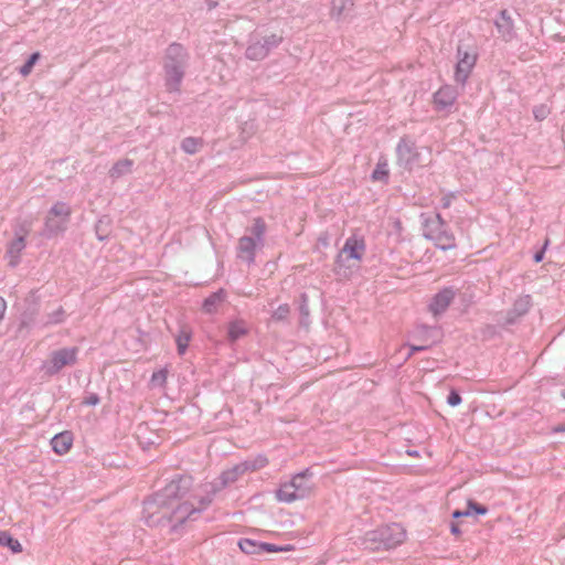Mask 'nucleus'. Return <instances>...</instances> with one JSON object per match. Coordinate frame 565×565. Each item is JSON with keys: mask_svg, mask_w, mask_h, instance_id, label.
<instances>
[{"mask_svg": "<svg viewBox=\"0 0 565 565\" xmlns=\"http://www.w3.org/2000/svg\"><path fill=\"white\" fill-rule=\"evenodd\" d=\"M77 347H66L51 352L50 359L42 365L44 372L53 376L57 374L65 366H73L77 362L78 355Z\"/></svg>", "mask_w": 565, "mask_h": 565, "instance_id": "obj_8", "label": "nucleus"}, {"mask_svg": "<svg viewBox=\"0 0 565 565\" xmlns=\"http://www.w3.org/2000/svg\"><path fill=\"white\" fill-rule=\"evenodd\" d=\"M535 120L542 121L551 114V109L546 104L535 105L532 109Z\"/></svg>", "mask_w": 565, "mask_h": 565, "instance_id": "obj_41", "label": "nucleus"}, {"mask_svg": "<svg viewBox=\"0 0 565 565\" xmlns=\"http://www.w3.org/2000/svg\"><path fill=\"white\" fill-rule=\"evenodd\" d=\"M457 295V289L454 286H445L438 292H436L429 303L428 311L434 317H439L446 312L450 303L454 301Z\"/></svg>", "mask_w": 565, "mask_h": 565, "instance_id": "obj_11", "label": "nucleus"}, {"mask_svg": "<svg viewBox=\"0 0 565 565\" xmlns=\"http://www.w3.org/2000/svg\"><path fill=\"white\" fill-rule=\"evenodd\" d=\"M203 146V140L195 137H185L180 145L183 152L188 154H194L199 151L200 147Z\"/></svg>", "mask_w": 565, "mask_h": 565, "instance_id": "obj_32", "label": "nucleus"}, {"mask_svg": "<svg viewBox=\"0 0 565 565\" xmlns=\"http://www.w3.org/2000/svg\"><path fill=\"white\" fill-rule=\"evenodd\" d=\"M452 519H459L463 516H469L468 507L465 510H455L451 514Z\"/></svg>", "mask_w": 565, "mask_h": 565, "instance_id": "obj_49", "label": "nucleus"}, {"mask_svg": "<svg viewBox=\"0 0 565 565\" xmlns=\"http://www.w3.org/2000/svg\"><path fill=\"white\" fill-rule=\"evenodd\" d=\"M100 402V398L98 396V394L96 393H88L85 398L83 399L82 402V405H86V406H96L98 405Z\"/></svg>", "mask_w": 565, "mask_h": 565, "instance_id": "obj_44", "label": "nucleus"}, {"mask_svg": "<svg viewBox=\"0 0 565 565\" xmlns=\"http://www.w3.org/2000/svg\"><path fill=\"white\" fill-rule=\"evenodd\" d=\"M267 225L263 217L258 216L253 220L252 226L246 228L248 234L238 238L236 245V257L248 266L255 264L256 250L262 249L265 245Z\"/></svg>", "mask_w": 565, "mask_h": 565, "instance_id": "obj_5", "label": "nucleus"}, {"mask_svg": "<svg viewBox=\"0 0 565 565\" xmlns=\"http://www.w3.org/2000/svg\"><path fill=\"white\" fill-rule=\"evenodd\" d=\"M553 431L554 433H564L565 434V423L554 427Z\"/></svg>", "mask_w": 565, "mask_h": 565, "instance_id": "obj_53", "label": "nucleus"}, {"mask_svg": "<svg viewBox=\"0 0 565 565\" xmlns=\"http://www.w3.org/2000/svg\"><path fill=\"white\" fill-rule=\"evenodd\" d=\"M260 541L248 539V537H242L238 541V547L239 550L248 555H260Z\"/></svg>", "mask_w": 565, "mask_h": 565, "instance_id": "obj_28", "label": "nucleus"}, {"mask_svg": "<svg viewBox=\"0 0 565 565\" xmlns=\"http://www.w3.org/2000/svg\"><path fill=\"white\" fill-rule=\"evenodd\" d=\"M372 181H379L387 184L390 181V171L386 161H379L371 174Z\"/></svg>", "mask_w": 565, "mask_h": 565, "instance_id": "obj_30", "label": "nucleus"}, {"mask_svg": "<svg viewBox=\"0 0 565 565\" xmlns=\"http://www.w3.org/2000/svg\"><path fill=\"white\" fill-rule=\"evenodd\" d=\"M134 161L131 159H121L114 163L109 170V177L111 179H118L124 174L130 172Z\"/></svg>", "mask_w": 565, "mask_h": 565, "instance_id": "obj_27", "label": "nucleus"}, {"mask_svg": "<svg viewBox=\"0 0 565 565\" xmlns=\"http://www.w3.org/2000/svg\"><path fill=\"white\" fill-rule=\"evenodd\" d=\"M28 228L19 225L14 230V238L7 245L6 257L9 259V266L15 268L21 262V254L26 247Z\"/></svg>", "mask_w": 565, "mask_h": 565, "instance_id": "obj_10", "label": "nucleus"}, {"mask_svg": "<svg viewBox=\"0 0 565 565\" xmlns=\"http://www.w3.org/2000/svg\"><path fill=\"white\" fill-rule=\"evenodd\" d=\"M313 477V472L311 468H306L302 471L292 476L289 480V483L292 484L295 491L302 499L308 498L311 492V483L310 480Z\"/></svg>", "mask_w": 565, "mask_h": 565, "instance_id": "obj_17", "label": "nucleus"}, {"mask_svg": "<svg viewBox=\"0 0 565 565\" xmlns=\"http://www.w3.org/2000/svg\"><path fill=\"white\" fill-rule=\"evenodd\" d=\"M494 25L497 28L498 33L500 34V38L504 42H511L513 39L516 38L514 20L507 9H503L499 12L498 17L494 20Z\"/></svg>", "mask_w": 565, "mask_h": 565, "instance_id": "obj_15", "label": "nucleus"}, {"mask_svg": "<svg viewBox=\"0 0 565 565\" xmlns=\"http://www.w3.org/2000/svg\"><path fill=\"white\" fill-rule=\"evenodd\" d=\"M461 402H462V398H461L460 393L456 390H451L447 397V404L451 407H456V406L460 405Z\"/></svg>", "mask_w": 565, "mask_h": 565, "instance_id": "obj_43", "label": "nucleus"}, {"mask_svg": "<svg viewBox=\"0 0 565 565\" xmlns=\"http://www.w3.org/2000/svg\"><path fill=\"white\" fill-rule=\"evenodd\" d=\"M61 223V220L46 215L41 235L47 239L62 235L67 228V223Z\"/></svg>", "mask_w": 565, "mask_h": 565, "instance_id": "obj_19", "label": "nucleus"}, {"mask_svg": "<svg viewBox=\"0 0 565 565\" xmlns=\"http://www.w3.org/2000/svg\"><path fill=\"white\" fill-rule=\"evenodd\" d=\"M66 317L65 310L62 306H60L57 309H55L52 312L46 313V320L44 322V326H53V324H60L64 322Z\"/></svg>", "mask_w": 565, "mask_h": 565, "instance_id": "obj_34", "label": "nucleus"}, {"mask_svg": "<svg viewBox=\"0 0 565 565\" xmlns=\"http://www.w3.org/2000/svg\"><path fill=\"white\" fill-rule=\"evenodd\" d=\"M0 545L8 547L12 553L22 551L21 543L8 531H0Z\"/></svg>", "mask_w": 565, "mask_h": 565, "instance_id": "obj_29", "label": "nucleus"}, {"mask_svg": "<svg viewBox=\"0 0 565 565\" xmlns=\"http://www.w3.org/2000/svg\"><path fill=\"white\" fill-rule=\"evenodd\" d=\"M354 2L355 0H331V18L340 20L348 17L353 11Z\"/></svg>", "mask_w": 565, "mask_h": 565, "instance_id": "obj_23", "label": "nucleus"}, {"mask_svg": "<svg viewBox=\"0 0 565 565\" xmlns=\"http://www.w3.org/2000/svg\"><path fill=\"white\" fill-rule=\"evenodd\" d=\"M192 330L188 326H182L175 334L177 351L179 355H183L186 352L189 343L192 339Z\"/></svg>", "mask_w": 565, "mask_h": 565, "instance_id": "obj_26", "label": "nucleus"}, {"mask_svg": "<svg viewBox=\"0 0 565 565\" xmlns=\"http://www.w3.org/2000/svg\"><path fill=\"white\" fill-rule=\"evenodd\" d=\"M458 98V90L452 85H443L433 95L434 108L437 111H449Z\"/></svg>", "mask_w": 565, "mask_h": 565, "instance_id": "obj_14", "label": "nucleus"}, {"mask_svg": "<svg viewBox=\"0 0 565 565\" xmlns=\"http://www.w3.org/2000/svg\"><path fill=\"white\" fill-rule=\"evenodd\" d=\"M455 198L456 194L454 192H448L447 194H445L440 200L441 207L449 209Z\"/></svg>", "mask_w": 565, "mask_h": 565, "instance_id": "obj_46", "label": "nucleus"}, {"mask_svg": "<svg viewBox=\"0 0 565 565\" xmlns=\"http://www.w3.org/2000/svg\"><path fill=\"white\" fill-rule=\"evenodd\" d=\"M477 63V54L469 53L462 50L461 46L457 49V63L455 66V82L462 87L467 84V81Z\"/></svg>", "mask_w": 565, "mask_h": 565, "instance_id": "obj_9", "label": "nucleus"}, {"mask_svg": "<svg viewBox=\"0 0 565 565\" xmlns=\"http://www.w3.org/2000/svg\"><path fill=\"white\" fill-rule=\"evenodd\" d=\"M282 41V38L277 34H270L267 36H264L262 41H259L262 44H264V49L269 54V52L274 49H276Z\"/></svg>", "mask_w": 565, "mask_h": 565, "instance_id": "obj_37", "label": "nucleus"}, {"mask_svg": "<svg viewBox=\"0 0 565 565\" xmlns=\"http://www.w3.org/2000/svg\"><path fill=\"white\" fill-rule=\"evenodd\" d=\"M41 54L39 52H33L26 61L23 63V65L19 68V73L22 76H28L31 72L36 62L40 60Z\"/></svg>", "mask_w": 565, "mask_h": 565, "instance_id": "obj_36", "label": "nucleus"}, {"mask_svg": "<svg viewBox=\"0 0 565 565\" xmlns=\"http://www.w3.org/2000/svg\"><path fill=\"white\" fill-rule=\"evenodd\" d=\"M467 507H468V510H469V516H472V515H484L489 511L486 505L480 504L477 501L471 500V499L467 501Z\"/></svg>", "mask_w": 565, "mask_h": 565, "instance_id": "obj_38", "label": "nucleus"}, {"mask_svg": "<svg viewBox=\"0 0 565 565\" xmlns=\"http://www.w3.org/2000/svg\"><path fill=\"white\" fill-rule=\"evenodd\" d=\"M298 310L300 315V324L308 326L310 311L308 306V296L306 292H302L299 297Z\"/></svg>", "mask_w": 565, "mask_h": 565, "instance_id": "obj_33", "label": "nucleus"}, {"mask_svg": "<svg viewBox=\"0 0 565 565\" xmlns=\"http://www.w3.org/2000/svg\"><path fill=\"white\" fill-rule=\"evenodd\" d=\"M482 333L484 337H490V338H493L495 335L499 334V331H498V326H494V324H487L483 330H482Z\"/></svg>", "mask_w": 565, "mask_h": 565, "instance_id": "obj_47", "label": "nucleus"}, {"mask_svg": "<svg viewBox=\"0 0 565 565\" xmlns=\"http://www.w3.org/2000/svg\"><path fill=\"white\" fill-rule=\"evenodd\" d=\"M396 162L406 171H413L422 166V153L416 141L408 135L399 138L396 148Z\"/></svg>", "mask_w": 565, "mask_h": 565, "instance_id": "obj_7", "label": "nucleus"}, {"mask_svg": "<svg viewBox=\"0 0 565 565\" xmlns=\"http://www.w3.org/2000/svg\"><path fill=\"white\" fill-rule=\"evenodd\" d=\"M226 292L223 288L209 295L202 302V311L206 315H214L217 312L218 307L225 300Z\"/></svg>", "mask_w": 565, "mask_h": 565, "instance_id": "obj_20", "label": "nucleus"}, {"mask_svg": "<svg viewBox=\"0 0 565 565\" xmlns=\"http://www.w3.org/2000/svg\"><path fill=\"white\" fill-rule=\"evenodd\" d=\"M243 475H245V473L242 470L241 463L238 462V463L234 465L232 468H228V469L222 471L217 481L207 483L206 486H207L210 494H212V492H213V500L215 499V495L221 490H223L226 487H228L230 484L236 482L238 480V478L242 477Z\"/></svg>", "mask_w": 565, "mask_h": 565, "instance_id": "obj_13", "label": "nucleus"}, {"mask_svg": "<svg viewBox=\"0 0 565 565\" xmlns=\"http://www.w3.org/2000/svg\"><path fill=\"white\" fill-rule=\"evenodd\" d=\"M168 371L167 369H160L152 373L150 382L153 386H164L167 383Z\"/></svg>", "mask_w": 565, "mask_h": 565, "instance_id": "obj_40", "label": "nucleus"}, {"mask_svg": "<svg viewBox=\"0 0 565 565\" xmlns=\"http://www.w3.org/2000/svg\"><path fill=\"white\" fill-rule=\"evenodd\" d=\"M6 309H7V302L2 297H0V321L3 319Z\"/></svg>", "mask_w": 565, "mask_h": 565, "instance_id": "obj_51", "label": "nucleus"}, {"mask_svg": "<svg viewBox=\"0 0 565 565\" xmlns=\"http://www.w3.org/2000/svg\"><path fill=\"white\" fill-rule=\"evenodd\" d=\"M105 218L106 217L99 218L95 224V234L100 242L106 241L108 238V232L106 230L108 221H106Z\"/></svg>", "mask_w": 565, "mask_h": 565, "instance_id": "obj_39", "label": "nucleus"}, {"mask_svg": "<svg viewBox=\"0 0 565 565\" xmlns=\"http://www.w3.org/2000/svg\"><path fill=\"white\" fill-rule=\"evenodd\" d=\"M292 487L294 486L290 484L289 481L281 483L275 491L276 500L284 503H292L295 501L301 500Z\"/></svg>", "mask_w": 565, "mask_h": 565, "instance_id": "obj_24", "label": "nucleus"}, {"mask_svg": "<svg viewBox=\"0 0 565 565\" xmlns=\"http://www.w3.org/2000/svg\"><path fill=\"white\" fill-rule=\"evenodd\" d=\"M244 473L254 472L268 466L269 459L265 454L250 455L239 462Z\"/></svg>", "mask_w": 565, "mask_h": 565, "instance_id": "obj_21", "label": "nucleus"}, {"mask_svg": "<svg viewBox=\"0 0 565 565\" xmlns=\"http://www.w3.org/2000/svg\"><path fill=\"white\" fill-rule=\"evenodd\" d=\"M290 312L289 305L282 303L273 312L271 319L275 321H285Z\"/></svg>", "mask_w": 565, "mask_h": 565, "instance_id": "obj_42", "label": "nucleus"}, {"mask_svg": "<svg viewBox=\"0 0 565 565\" xmlns=\"http://www.w3.org/2000/svg\"><path fill=\"white\" fill-rule=\"evenodd\" d=\"M213 503L207 486L195 484L189 473H175L163 488L143 500L142 521L148 526L164 523L178 532L188 521H195Z\"/></svg>", "mask_w": 565, "mask_h": 565, "instance_id": "obj_1", "label": "nucleus"}, {"mask_svg": "<svg viewBox=\"0 0 565 565\" xmlns=\"http://www.w3.org/2000/svg\"><path fill=\"white\" fill-rule=\"evenodd\" d=\"M189 60L190 54L188 50L179 42H172L166 49L163 71L164 86L168 92L180 93Z\"/></svg>", "mask_w": 565, "mask_h": 565, "instance_id": "obj_3", "label": "nucleus"}, {"mask_svg": "<svg viewBox=\"0 0 565 565\" xmlns=\"http://www.w3.org/2000/svg\"><path fill=\"white\" fill-rule=\"evenodd\" d=\"M245 55L248 60L260 61L265 58L268 55V53L264 49V44L257 41L247 46Z\"/></svg>", "mask_w": 565, "mask_h": 565, "instance_id": "obj_31", "label": "nucleus"}, {"mask_svg": "<svg viewBox=\"0 0 565 565\" xmlns=\"http://www.w3.org/2000/svg\"><path fill=\"white\" fill-rule=\"evenodd\" d=\"M532 307V298L530 295H523L516 298L512 308L507 311L504 320L499 323L500 327L505 328L515 324L520 318L525 316Z\"/></svg>", "mask_w": 565, "mask_h": 565, "instance_id": "obj_12", "label": "nucleus"}, {"mask_svg": "<svg viewBox=\"0 0 565 565\" xmlns=\"http://www.w3.org/2000/svg\"><path fill=\"white\" fill-rule=\"evenodd\" d=\"M205 1H206V4H207V9L210 11L215 9L218 6L217 1H214V0H205Z\"/></svg>", "mask_w": 565, "mask_h": 565, "instance_id": "obj_52", "label": "nucleus"}, {"mask_svg": "<svg viewBox=\"0 0 565 565\" xmlns=\"http://www.w3.org/2000/svg\"><path fill=\"white\" fill-rule=\"evenodd\" d=\"M423 236L431 241L438 249L449 250L457 247L456 237L439 213H422Z\"/></svg>", "mask_w": 565, "mask_h": 565, "instance_id": "obj_4", "label": "nucleus"}, {"mask_svg": "<svg viewBox=\"0 0 565 565\" xmlns=\"http://www.w3.org/2000/svg\"><path fill=\"white\" fill-rule=\"evenodd\" d=\"M406 454L411 457L419 458L420 452L418 450H406Z\"/></svg>", "mask_w": 565, "mask_h": 565, "instance_id": "obj_54", "label": "nucleus"}, {"mask_svg": "<svg viewBox=\"0 0 565 565\" xmlns=\"http://www.w3.org/2000/svg\"><path fill=\"white\" fill-rule=\"evenodd\" d=\"M413 339L418 343H422V345H428L429 350L431 347L440 342V328L420 324L415 329Z\"/></svg>", "mask_w": 565, "mask_h": 565, "instance_id": "obj_16", "label": "nucleus"}, {"mask_svg": "<svg viewBox=\"0 0 565 565\" xmlns=\"http://www.w3.org/2000/svg\"><path fill=\"white\" fill-rule=\"evenodd\" d=\"M550 241L546 239L542 248L534 253L533 255V262L539 264L544 259L546 247L548 246Z\"/></svg>", "mask_w": 565, "mask_h": 565, "instance_id": "obj_45", "label": "nucleus"}, {"mask_svg": "<svg viewBox=\"0 0 565 565\" xmlns=\"http://www.w3.org/2000/svg\"><path fill=\"white\" fill-rule=\"evenodd\" d=\"M408 347H409V353L407 355V359L417 352H423V351L428 350V345H422V343L408 344Z\"/></svg>", "mask_w": 565, "mask_h": 565, "instance_id": "obj_48", "label": "nucleus"}, {"mask_svg": "<svg viewBox=\"0 0 565 565\" xmlns=\"http://www.w3.org/2000/svg\"><path fill=\"white\" fill-rule=\"evenodd\" d=\"M49 216H54L62 221L61 224L70 222L71 215H72V207L68 203L64 201H57L54 203L51 209L49 210L47 214Z\"/></svg>", "mask_w": 565, "mask_h": 565, "instance_id": "obj_25", "label": "nucleus"}, {"mask_svg": "<svg viewBox=\"0 0 565 565\" xmlns=\"http://www.w3.org/2000/svg\"><path fill=\"white\" fill-rule=\"evenodd\" d=\"M405 539V529L398 523H391L366 531L355 543L369 552H380L396 548Z\"/></svg>", "mask_w": 565, "mask_h": 565, "instance_id": "obj_2", "label": "nucleus"}, {"mask_svg": "<svg viewBox=\"0 0 565 565\" xmlns=\"http://www.w3.org/2000/svg\"><path fill=\"white\" fill-rule=\"evenodd\" d=\"M262 554H268V553H280V552H288L292 550L291 545H276L274 543H267V542H260L259 543Z\"/></svg>", "mask_w": 565, "mask_h": 565, "instance_id": "obj_35", "label": "nucleus"}, {"mask_svg": "<svg viewBox=\"0 0 565 565\" xmlns=\"http://www.w3.org/2000/svg\"><path fill=\"white\" fill-rule=\"evenodd\" d=\"M562 396L565 398V390L563 391Z\"/></svg>", "mask_w": 565, "mask_h": 565, "instance_id": "obj_55", "label": "nucleus"}, {"mask_svg": "<svg viewBox=\"0 0 565 565\" xmlns=\"http://www.w3.org/2000/svg\"><path fill=\"white\" fill-rule=\"evenodd\" d=\"M73 441H74L73 433L70 430H64L62 433L54 435L52 437L50 444L52 446V450L55 454L63 456L70 451V449L73 446Z\"/></svg>", "mask_w": 565, "mask_h": 565, "instance_id": "obj_18", "label": "nucleus"}, {"mask_svg": "<svg viewBox=\"0 0 565 565\" xmlns=\"http://www.w3.org/2000/svg\"><path fill=\"white\" fill-rule=\"evenodd\" d=\"M365 248V241L362 236L351 235L348 237L335 257L334 273L337 275H345V270L343 269L349 268L345 262L348 259L362 260Z\"/></svg>", "mask_w": 565, "mask_h": 565, "instance_id": "obj_6", "label": "nucleus"}, {"mask_svg": "<svg viewBox=\"0 0 565 565\" xmlns=\"http://www.w3.org/2000/svg\"><path fill=\"white\" fill-rule=\"evenodd\" d=\"M449 530H450V533H451L452 535L458 536V535H460V534H461L460 526H459V524H458V523H456V522H451V523H450Z\"/></svg>", "mask_w": 565, "mask_h": 565, "instance_id": "obj_50", "label": "nucleus"}, {"mask_svg": "<svg viewBox=\"0 0 565 565\" xmlns=\"http://www.w3.org/2000/svg\"><path fill=\"white\" fill-rule=\"evenodd\" d=\"M248 334L247 323L243 319L231 320L227 324V340L235 343L241 338Z\"/></svg>", "mask_w": 565, "mask_h": 565, "instance_id": "obj_22", "label": "nucleus"}]
</instances>
